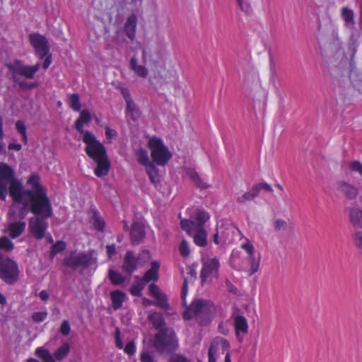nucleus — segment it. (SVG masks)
Segmentation results:
<instances>
[{
  "label": "nucleus",
  "instance_id": "obj_1",
  "mask_svg": "<svg viewBox=\"0 0 362 362\" xmlns=\"http://www.w3.org/2000/svg\"><path fill=\"white\" fill-rule=\"evenodd\" d=\"M40 177L33 174L30 176L28 180V184L31 185L34 187V190L23 189V185L21 189V201L16 202H21L23 199H30L32 201V213H40V209H42L47 215H50L51 202L48 197L47 196L46 192L42 188L39 182Z\"/></svg>",
  "mask_w": 362,
  "mask_h": 362
},
{
  "label": "nucleus",
  "instance_id": "obj_2",
  "mask_svg": "<svg viewBox=\"0 0 362 362\" xmlns=\"http://www.w3.org/2000/svg\"><path fill=\"white\" fill-rule=\"evenodd\" d=\"M8 70V76L16 86L23 89H33L37 87L35 83H26L23 78L32 80L35 78L36 73L39 71L40 63L30 66L25 64L21 59H15L13 62L6 64Z\"/></svg>",
  "mask_w": 362,
  "mask_h": 362
},
{
  "label": "nucleus",
  "instance_id": "obj_3",
  "mask_svg": "<svg viewBox=\"0 0 362 362\" xmlns=\"http://www.w3.org/2000/svg\"><path fill=\"white\" fill-rule=\"evenodd\" d=\"M22 182L16 177L14 169L6 163H0V199L5 201L9 194L14 202L21 201Z\"/></svg>",
  "mask_w": 362,
  "mask_h": 362
},
{
  "label": "nucleus",
  "instance_id": "obj_4",
  "mask_svg": "<svg viewBox=\"0 0 362 362\" xmlns=\"http://www.w3.org/2000/svg\"><path fill=\"white\" fill-rule=\"evenodd\" d=\"M215 308L214 303L206 299H194L182 314L185 320L194 318L201 326L209 325L212 318Z\"/></svg>",
  "mask_w": 362,
  "mask_h": 362
},
{
  "label": "nucleus",
  "instance_id": "obj_5",
  "mask_svg": "<svg viewBox=\"0 0 362 362\" xmlns=\"http://www.w3.org/2000/svg\"><path fill=\"white\" fill-rule=\"evenodd\" d=\"M93 251L79 252L71 251L63 259V265L74 271L83 270L95 264L96 259L93 257Z\"/></svg>",
  "mask_w": 362,
  "mask_h": 362
},
{
  "label": "nucleus",
  "instance_id": "obj_6",
  "mask_svg": "<svg viewBox=\"0 0 362 362\" xmlns=\"http://www.w3.org/2000/svg\"><path fill=\"white\" fill-rule=\"evenodd\" d=\"M153 345L160 353H170L177 346V341L174 330L164 327L155 335Z\"/></svg>",
  "mask_w": 362,
  "mask_h": 362
},
{
  "label": "nucleus",
  "instance_id": "obj_7",
  "mask_svg": "<svg viewBox=\"0 0 362 362\" xmlns=\"http://www.w3.org/2000/svg\"><path fill=\"white\" fill-rule=\"evenodd\" d=\"M148 147L153 160L158 165H165L172 158V153L160 138L151 137L148 141Z\"/></svg>",
  "mask_w": 362,
  "mask_h": 362
},
{
  "label": "nucleus",
  "instance_id": "obj_8",
  "mask_svg": "<svg viewBox=\"0 0 362 362\" xmlns=\"http://www.w3.org/2000/svg\"><path fill=\"white\" fill-rule=\"evenodd\" d=\"M40 213H33L35 216L30 218L28 221L29 231L36 240H42L45 237L48 228L47 219L52 216V206L49 216L47 215L40 208Z\"/></svg>",
  "mask_w": 362,
  "mask_h": 362
},
{
  "label": "nucleus",
  "instance_id": "obj_9",
  "mask_svg": "<svg viewBox=\"0 0 362 362\" xmlns=\"http://www.w3.org/2000/svg\"><path fill=\"white\" fill-rule=\"evenodd\" d=\"M83 141L86 144L85 151L87 155L94 161L101 160L107 158L105 146L90 132H87L83 137Z\"/></svg>",
  "mask_w": 362,
  "mask_h": 362
},
{
  "label": "nucleus",
  "instance_id": "obj_10",
  "mask_svg": "<svg viewBox=\"0 0 362 362\" xmlns=\"http://www.w3.org/2000/svg\"><path fill=\"white\" fill-rule=\"evenodd\" d=\"M18 264L9 257L3 258L0 253V278L8 284H13L18 279Z\"/></svg>",
  "mask_w": 362,
  "mask_h": 362
},
{
  "label": "nucleus",
  "instance_id": "obj_11",
  "mask_svg": "<svg viewBox=\"0 0 362 362\" xmlns=\"http://www.w3.org/2000/svg\"><path fill=\"white\" fill-rule=\"evenodd\" d=\"M219 267V261L216 257L209 259L203 263L200 274L201 283L202 285L207 281H211V277L216 279L218 277Z\"/></svg>",
  "mask_w": 362,
  "mask_h": 362
},
{
  "label": "nucleus",
  "instance_id": "obj_12",
  "mask_svg": "<svg viewBox=\"0 0 362 362\" xmlns=\"http://www.w3.org/2000/svg\"><path fill=\"white\" fill-rule=\"evenodd\" d=\"M210 218L209 214L204 210H197L194 220L182 219L180 221V227L182 230H191L192 228H204V224Z\"/></svg>",
  "mask_w": 362,
  "mask_h": 362
},
{
  "label": "nucleus",
  "instance_id": "obj_13",
  "mask_svg": "<svg viewBox=\"0 0 362 362\" xmlns=\"http://www.w3.org/2000/svg\"><path fill=\"white\" fill-rule=\"evenodd\" d=\"M241 248L243 249L247 254V259L250 264L248 275L252 276L259 269L261 255L259 253H257V255H255V247L249 240H246V242L241 245Z\"/></svg>",
  "mask_w": 362,
  "mask_h": 362
},
{
  "label": "nucleus",
  "instance_id": "obj_14",
  "mask_svg": "<svg viewBox=\"0 0 362 362\" xmlns=\"http://www.w3.org/2000/svg\"><path fill=\"white\" fill-rule=\"evenodd\" d=\"M243 83L247 89L253 88H261L262 84L258 71L252 64H247L243 70Z\"/></svg>",
  "mask_w": 362,
  "mask_h": 362
},
{
  "label": "nucleus",
  "instance_id": "obj_15",
  "mask_svg": "<svg viewBox=\"0 0 362 362\" xmlns=\"http://www.w3.org/2000/svg\"><path fill=\"white\" fill-rule=\"evenodd\" d=\"M29 39L36 54L40 59H44L49 52L48 40L46 37L39 33H32L29 35Z\"/></svg>",
  "mask_w": 362,
  "mask_h": 362
},
{
  "label": "nucleus",
  "instance_id": "obj_16",
  "mask_svg": "<svg viewBox=\"0 0 362 362\" xmlns=\"http://www.w3.org/2000/svg\"><path fill=\"white\" fill-rule=\"evenodd\" d=\"M230 346L228 341L223 338H217L214 340L209 348L208 351V362H216V356L219 354L220 351L222 353L227 350Z\"/></svg>",
  "mask_w": 362,
  "mask_h": 362
},
{
  "label": "nucleus",
  "instance_id": "obj_17",
  "mask_svg": "<svg viewBox=\"0 0 362 362\" xmlns=\"http://www.w3.org/2000/svg\"><path fill=\"white\" fill-rule=\"evenodd\" d=\"M237 337L240 334H246L248 332V323L247 319L240 314L238 308H235L231 316Z\"/></svg>",
  "mask_w": 362,
  "mask_h": 362
},
{
  "label": "nucleus",
  "instance_id": "obj_18",
  "mask_svg": "<svg viewBox=\"0 0 362 362\" xmlns=\"http://www.w3.org/2000/svg\"><path fill=\"white\" fill-rule=\"evenodd\" d=\"M16 204H22V206L19 207L18 211L16 214V212L13 211V208L16 207L15 204L12 205V207L9 209L8 211V217L11 220L18 218L19 221H21L22 219H24L29 210L32 212V201L30 199H25L23 198L22 202H16Z\"/></svg>",
  "mask_w": 362,
  "mask_h": 362
},
{
  "label": "nucleus",
  "instance_id": "obj_19",
  "mask_svg": "<svg viewBox=\"0 0 362 362\" xmlns=\"http://www.w3.org/2000/svg\"><path fill=\"white\" fill-rule=\"evenodd\" d=\"M146 237L144 226L141 222H134L130 228V240L133 245L140 244Z\"/></svg>",
  "mask_w": 362,
  "mask_h": 362
},
{
  "label": "nucleus",
  "instance_id": "obj_20",
  "mask_svg": "<svg viewBox=\"0 0 362 362\" xmlns=\"http://www.w3.org/2000/svg\"><path fill=\"white\" fill-rule=\"evenodd\" d=\"M139 258H136L132 251H127L124 255L122 269L132 274L138 267Z\"/></svg>",
  "mask_w": 362,
  "mask_h": 362
},
{
  "label": "nucleus",
  "instance_id": "obj_21",
  "mask_svg": "<svg viewBox=\"0 0 362 362\" xmlns=\"http://www.w3.org/2000/svg\"><path fill=\"white\" fill-rule=\"evenodd\" d=\"M337 188L350 200L356 199L358 194V190L356 187L344 181L337 182Z\"/></svg>",
  "mask_w": 362,
  "mask_h": 362
},
{
  "label": "nucleus",
  "instance_id": "obj_22",
  "mask_svg": "<svg viewBox=\"0 0 362 362\" xmlns=\"http://www.w3.org/2000/svg\"><path fill=\"white\" fill-rule=\"evenodd\" d=\"M187 233L193 237L194 243L199 247H205L207 245V233L205 228H192L191 230H184Z\"/></svg>",
  "mask_w": 362,
  "mask_h": 362
},
{
  "label": "nucleus",
  "instance_id": "obj_23",
  "mask_svg": "<svg viewBox=\"0 0 362 362\" xmlns=\"http://www.w3.org/2000/svg\"><path fill=\"white\" fill-rule=\"evenodd\" d=\"M26 227V223L23 221H12L8 223L7 230L10 238L14 239L22 235Z\"/></svg>",
  "mask_w": 362,
  "mask_h": 362
},
{
  "label": "nucleus",
  "instance_id": "obj_24",
  "mask_svg": "<svg viewBox=\"0 0 362 362\" xmlns=\"http://www.w3.org/2000/svg\"><path fill=\"white\" fill-rule=\"evenodd\" d=\"M136 22L137 17L135 14L133 13L127 18V21L124 23L125 33L127 36L131 40H134L135 37Z\"/></svg>",
  "mask_w": 362,
  "mask_h": 362
},
{
  "label": "nucleus",
  "instance_id": "obj_25",
  "mask_svg": "<svg viewBox=\"0 0 362 362\" xmlns=\"http://www.w3.org/2000/svg\"><path fill=\"white\" fill-rule=\"evenodd\" d=\"M160 267V264L156 262L153 261L151 262V268L147 270L144 276L141 279L145 284L151 281H157L158 279V269Z\"/></svg>",
  "mask_w": 362,
  "mask_h": 362
},
{
  "label": "nucleus",
  "instance_id": "obj_26",
  "mask_svg": "<svg viewBox=\"0 0 362 362\" xmlns=\"http://www.w3.org/2000/svg\"><path fill=\"white\" fill-rule=\"evenodd\" d=\"M91 116L88 110H83L81 111L79 117L75 122V128L81 134L85 136V133L88 131L83 129L84 123L90 122Z\"/></svg>",
  "mask_w": 362,
  "mask_h": 362
},
{
  "label": "nucleus",
  "instance_id": "obj_27",
  "mask_svg": "<svg viewBox=\"0 0 362 362\" xmlns=\"http://www.w3.org/2000/svg\"><path fill=\"white\" fill-rule=\"evenodd\" d=\"M341 18L344 21L346 28L353 29L355 26L354 11L348 7H343L341 11Z\"/></svg>",
  "mask_w": 362,
  "mask_h": 362
},
{
  "label": "nucleus",
  "instance_id": "obj_28",
  "mask_svg": "<svg viewBox=\"0 0 362 362\" xmlns=\"http://www.w3.org/2000/svg\"><path fill=\"white\" fill-rule=\"evenodd\" d=\"M95 162L97 163V166L94 170L95 175L98 177L107 175L110 168V163L108 158Z\"/></svg>",
  "mask_w": 362,
  "mask_h": 362
},
{
  "label": "nucleus",
  "instance_id": "obj_29",
  "mask_svg": "<svg viewBox=\"0 0 362 362\" xmlns=\"http://www.w3.org/2000/svg\"><path fill=\"white\" fill-rule=\"evenodd\" d=\"M350 222L355 228H362V210L358 209H349Z\"/></svg>",
  "mask_w": 362,
  "mask_h": 362
},
{
  "label": "nucleus",
  "instance_id": "obj_30",
  "mask_svg": "<svg viewBox=\"0 0 362 362\" xmlns=\"http://www.w3.org/2000/svg\"><path fill=\"white\" fill-rule=\"evenodd\" d=\"M141 112L134 101L127 103L126 117L136 122L141 117Z\"/></svg>",
  "mask_w": 362,
  "mask_h": 362
},
{
  "label": "nucleus",
  "instance_id": "obj_31",
  "mask_svg": "<svg viewBox=\"0 0 362 362\" xmlns=\"http://www.w3.org/2000/svg\"><path fill=\"white\" fill-rule=\"evenodd\" d=\"M110 298L113 308L117 310L122 307L126 298V294L119 290L114 291L110 293Z\"/></svg>",
  "mask_w": 362,
  "mask_h": 362
},
{
  "label": "nucleus",
  "instance_id": "obj_32",
  "mask_svg": "<svg viewBox=\"0 0 362 362\" xmlns=\"http://www.w3.org/2000/svg\"><path fill=\"white\" fill-rule=\"evenodd\" d=\"M135 155L136 156L137 161L146 168L151 164H153V163L149 160L148 154L146 149L143 148H138L135 151Z\"/></svg>",
  "mask_w": 362,
  "mask_h": 362
},
{
  "label": "nucleus",
  "instance_id": "obj_33",
  "mask_svg": "<svg viewBox=\"0 0 362 362\" xmlns=\"http://www.w3.org/2000/svg\"><path fill=\"white\" fill-rule=\"evenodd\" d=\"M131 69L140 77L146 78L148 74V69L142 65L137 64L136 57H132L130 60Z\"/></svg>",
  "mask_w": 362,
  "mask_h": 362
},
{
  "label": "nucleus",
  "instance_id": "obj_34",
  "mask_svg": "<svg viewBox=\"0 0 362 362\" xmlns=\"http://www.w3.org/2000/svg\"><path fill=\"white\" fill-rule=\"evenodd\" d=\"M148 318L152 322L153 327L157 330L159 331L164 328L165 320L160 313L155 312L151 314Z\"/></svg>",
  "mask_w": 362,
  "mask_h": 362
},
{
  "label": "nucleus",
  "instance_id": "obj_35",
  "mask_svg": "<svg viewBox=\"0 0 362 362\" xmlns=\"http://www.w3.org/2000/svg\"><path fill=\"white\" fill-rule=\"evenodd\" d=\"M257 196H258V188L255 187L253 186L250 191L246 192L241 196H239L238 197H237V202L240 204H245L247 201L253 200Z\"/></svg>",
  "mask_w": 362,
  "mask_h": 362
},
{
  "label": "nucleus",
  "instance_id": "obj_36",
  "mask_svg": "<svg viewBox=\"0 0 362 362\" xmlns=\"http://www.w3.org/2000/svg\"><path fill=\"white\" fill-rule=\"evenodd\" d=\"M108 278L111 282V284L114 286H119L122 284L126 278L121 275L119 272L110 269L108 271Z\"/></svg>",
  "mask_w": 362,
  "mask_h": 362
},
{
  "label": "nucleus",
  "instance_id": "obj_37",
  "mask_svg": "<svg viewBox=\"0 0 362 362\" xmlns=\"http://www.w3.org/2000/svg\"><path fill=\"white\" fill-rule=\"evenodd\" d=\"M146 168L151 182L153 185L158 184L160 182V175L158 174V170L156 168L154 164H151Z\"/></svg>",
  "mask_w": 362,
  "mask_h": 362
},
{
  "label": "nucleus",
  "instance_id": "obj_38",
  "mask_svg": "<svg viewBox=\"0 0 362 362\" xmlns=\"http://www.w3.org/2000/svg\"><path fill=\"white\" fill-rule=\"evenodd\" d=\"M139 281L134 282L130 288L131 294L134 296L139 297L142 295V290L145 287V283L139 279L138 276H135Z\"/></svg>",
  "mask_w": 362,
  "mask_h": 362
},
{
  "label": "nucleus",
  "instance_id": "obj_39",
  "mask_svg": "<svg viewBox=\"0 0 362 362\" xmlns=\"http://www.w3.org/2000/svg\"><path fill=\"white\" fill-rule=\"evenodd\" d=\"M35 354L39 356L44 362H55L53 356L47 349L42 347H38L35 350Z\"/></svg>",
  "mask_w": 362,
  "mask_h": 362
},
{
  "label": "nucleus",
  "instance_id": "obj_40",
  "mask_svg": "<svg viewBox=\"0 0 362 362\" xmlns=\"http://www.w3.org/2000/svg\"><path fill=\"white\" fill-rule=\"evenodd\" d=\"M91 221L95 229L98 231H103L105 223L103 218L99 216L97 211L93 212Z\"/></svg>",
  "mask_w": 362,
  "mask_h": 362
},
{
  "label": "nucleus",
  "instance_id": "obj_41",
  "mask_svg": "<svg viewBox=\"0 0 362 362\" xmlns=\"http://www.w3.org/2000/svg\"><path fill=\"white\" fill-rule=\"evenodd\" d=\"M69 344L68 342H65L55 351L54 356L57 360H62L69 354Z\"/></svg>",
  "mask_w": 362,
  "mask_h": 362
},
{
  "label": "nucleus",
  "instance_id": "obj_42",
  "mask_svg": "<svg viewBox=\"0 0 362 362\" xmlns=\"http://www.w3.org/2000/svg\"><path fill=\"white\" fill-rule=\"evenodd\" d=\"M69 107L74 111L78 112L81 105L80 103L79 95L77 93L70 95L69 98Z\"/></svg>",
  "mask_w": 362,
  "mask_h": 362
},
{
  "label": "nucleus",
  "instance_id": "obj_43",
  "mask_svg": "<svg viewBox=\"0 0 362 362\" xmlns=\"http://www.w3.org/2000/svg\"><path fill=\"white\" fill-rule=\"evenodd\" d=\"M14 248L13 243L6 236L0 237V250L10 252Z\"/></svg>",
  "mask_w": 362,
  "mask_h": 362
},
{
  "label": "nucleus",
  "instance_id": "obj_44",
  "mask_svg": "<svg viewBox=\"0 0 362 362\" xmlns=\"http://www.w3.org/2000/svg\"><path fill=\"white\" fill-rule=\"evenodd\" d=\"M155 298L156 299V302L153 303L155 305L165 310H168L170 309V305L168 302V298L165 294L162 293L161 295L158 296Z\"/></svg>",
  "mask_w": 362,
  "mask_h": 362
},
{
  "label": "nucleus",
  "instance_id": "obj_45",
  "mask_svg": "<svg viewBox=\"0 0 362 362\" xmlns=\"http://www.w3.org/2000/svg\"><path fill=\"white\" fill-rule=\"evenodd\" d=\"M66 243L63 240H59L52 247L51 257L55 256L57 254L64 251L66 249Z\"/></svg>",
  "mask_w": 362,
  "mask_h": 362
},
{
  "label": "nucleus",
  "instance_id": "obj_46",
  "mask_svg": "<svg viewBox=\"0 0 362 362\" xmlns=\"http://www.w3.org/2000/svg\"><path fill=\"white\" fill-rule=\"evenodd\" d=\"M3 119L0 115V156L6 154V144L4 142Z\"/></svg>",
  "mask_w": 362,
  "mask_h": 362
},
{
  "label": "nucleus",
  "instance_id": "obj_47",
  "mask_svg": "<svg viewBox=\"0 0 362 362\" xmlns=\"http://www.w3.org/2000/svg\"><path fill=\"white\" fill-rule=\"evenodd\" d=\"M47 312H35L32 314V320L33 322L36 323H40L43 322L47 317Z\"/></svg>",
  "mask_w": 362,
  "mask_h": 362
},
{
  "label": "nucleus",
  "instance_id": "obj_48",
  "mask_svg": "<svg viewBox=\"0 0 362 362\" xmlns=\"http://www.w3.org/2000/svg\"><path fill=\"white\" fill-rule=\"evenodd\" d=\"M180 252L182 257H187L189 255V249L186 240L183 239L180 245Z\"/></svg>",
  "mask_w": 362,
  "mask_h": 362
},
{
  "label": "nucleus",
  "instance_id": "obj_49",
  "mask_svg": "<svg viewBox=\"0 0 362 362\" xmlns=\"http://www.w3.org/2000/svg\"><path fill=\"white\" fill-rule=\"evenodd\" d=\"M349 168L352 171L358 172L362 176V163L358 160H354L349 164Z\"/></svg>",
  "mask_w": 362,
  "mask_h": 362
},
{
  "label": "nucleus",
  "instance_id": "obj_50",
  "mask_svg": "<svg viewBox=\"0 0 362 362\" xmlns=\"http://www.w3.org/2000/svg\"><path fill=\"white\" fill-rule=\"evenodd\" d=\"M274 230L276 231H279L281 229L285 230L286 228L287 223L285 221L278 218L274 221Z\"/></svg>",
  "mask_w": 362,
  "mask_h": 362
},
{
  "label": "nucleus",
  "instance_id": "obj_51",
  "mask_svg": "<svg viewBox=\"0 0 362 362\" xmlns=\"http://www.w3.org/2000/svg\"><path fill=\"white\" fill-rule=\"evenodd\" d=\"M70 329H71V327H70L69 322L67 320H64L61 325L60 332L63 335L66 336L69 334Z\"/></svg>",
  "mask_w": 362,
  "mask_h": 362
},
{
  "label": "nucleus",
  "instance_id": "obj_52",
  "mask_svg": "<svg viewBox=\"0 0 362 362\" xmlns=\"http://www.w3.org/2000/svg\"><path fill=\"white\" fill-rule=\"evenodd\" d=\"M148 289H149V292H150L151 295L152 296H153L154 298H156L158 296L162 294L159 287L157 285H156L155 284H151L149 286Z\"/></svg>",
  "mask_w": 362,
  "mask_h": 362
},
{
  "label": "nucleus",
  "instance_id": "obj_53",
  "mask_svg": "<svg viewBox=\"0 0 362 362\" xmlns=\"http://www.w3.org/2000/svg\"><path fill=\"white\" fill-rule=\"evenodd\" d=\"M255 187L258 188V194L259 193L261 189H264L269 192H273V189L272 186L266 182H259L254 185Z\"/></svg>",
  "mask_w": 362,
  "mask_h": 362
},
{
  "label": "nucleus",
  "instance_id": "obj_54",
  "mask_svg": "<svg viewBox=\"0 0 362 362\" xmlns=\"http://www.w3.org/2000/svg\"><path fill=\"white\" fill-rule=\"evenodd\" d=\"M225 284L228 291L230 293L235 295L238 293V288L230 281V280L228 278H226Z\"/></svg>",
  "mask_w": 362,
  "mask_h": 362
},
{
  "label": "nucleus",
  "instance_id": "obj_55",
  "mask_svg": "<svg viewBox=\"0 0 362 362\" xmlns=\"http://www.w3.org/2000/svg\"><path fill=\"white\" fill-rule=\"evenodd\" d=\"M187 293V279L185 278L182 287V299L184 305H186V296Z\"/></svg>",
  "mask_w": 362,
  "mask_h": 362
},
{
  "label": "nucleus",
  "instance_id": "obj_56",
  "mask_svg": "<svg viewBox=\"0 0 362 362\" xmlns=\"http://www.w3.org/2000/svg\"><path fill=\"white\" fill-rule=\"evenodd\" d=\"M135 344L134 341H130L124 347V351L129 355H133L135 352Z\"/></svg>",
  "mask_w": 362,
  "mask_h": 362
},
{
  "label": "nucleus",
  "instance_id": "obj_57",
  "mask_svg": "<svg viewBox=\"0 0 362 362\" xmlns=\"http://www.w3.org/2000/svg\"><path fill=\"white\" fill-rule=\"evenodd\" d=\"M16 128L19 134H24L26 132V127L24 122L21 120H18L16 123Z\"/></svg>",
  "mask_w": 362,
  "mask_h": 362
},
{
  "label": "nucleus",
  "instance_id": "obj_58",
  "mask_svg": "<svg viewBox=\"0 0 362 362\" xmlns=\"http://www.w3.org/2000/svg\"><path fill=\"white\" fill-rule=\"evenodd\" d=\"M238 4L239 5V7L240 8L245 12V13H249L251 10V7H250V5L248 2L247 1H245L244 0L243 1H238Z\"/></svg>",
  "mask_w": 362,
  "mask_h": 362
},
{
  "label": "nucleus",
  "instance_id": "obj_59",
  "mask_svg": "<svg viewBox=\"0 0 362 362\" xmlns=\"http://www.w3.org/2000/svg\"><path fill=\"white\" fill-rule=\"evenodd\" d=\"M169 362H190L185 356L182 355H175L172 356Z\"/></svg>",
  "mask_w": 362,
  "mask_h": 362
},
{
  "label": "nucleus",
  "instance_id": "obj_60",
  "mask_svg": "<svg viewBox=\"0 0 362 362\" xmlns=\"http://www.w3.org/2000/svg\"><path fill=\"white\" fill-rule=\"evenodd\" d=\"M141 362H154L153 356L148 352H144L141 354Z\"/></svg>",
  "mask_w": 362,
  "mask_h": 362
},
{
  "label": "nucleus",
  "instance_id": "obj_61",
  "mask_svg": "<svg viewBox=\"0 0 362 362\" xmlns=\"http://www.w3.org/2000/svg\"><path fill=\"white\" fill-rule=\"evenodd\" d=\"M121 93L124 97L126 104L134 101L131 97L129 91L127 88H122Z\"/></svg>",
  "mask_w": 362,
  "mask_h": 362
},
{
  "label": "nucleus",
  "instance_id": "obj_62",
  "mask_svg": "<svg viewBox=\"0 0 362 362\" xmlns=\"http://www.w3.org/2000/svg\"><path fill=\"white\" fill-rule=\"evenodd\" d=\"M195 185L201 189H205L209 187V185L204 182L200 177L195 181Z\"/></svg>",
  "mask_w": 362,
  "mask_h": 362
},
{
  "label": "nucleus",
  "instance_id": "obj_63",
  "mask_svg": "<svg viewBox=\"0 0 362 362\" xmlns=\"http://www.w3.org/2000/svg\"><path fill=\"white\" fill-rule=\"evenodd\" d=\"M117 134V132L115 129H112L110 128L109 127H107L105 128V136L107 139H112L113 137H115Z\"/></svg>",
  "mask_w": 362,
  "mask_h": 362
},
{
  "label": "nucleus",
  "instance_id": "obj_64",
  "mask_svg": "<svg viewBox=\"0 0 362 362\" xmlns=\"http://www.w3.org/2000/svg\"><path fill=\"white\" fill-rule=\"evenodd\" d=\"M187 174L194 182L199 177L198 173L192 169H189Z\"/></svg>",
  "mask_w": 362,
  "mask_h": 362
}]
</instances>
